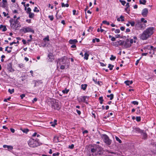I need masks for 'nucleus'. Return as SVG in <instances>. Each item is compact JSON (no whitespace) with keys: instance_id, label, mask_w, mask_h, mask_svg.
<instances>
[{"instance_id":"f8f14e48","label":"nucleus","mask_w":156,"mask_h":156,"mask_svg":"<svg viewBox=\"0 0 156 156\" xmlns=\"http://www.w3.org/2000/svg\"><path fill=\"white\" fill-rule=\"evenodd\" d=\"M123 44V42L121 41H117L113 43V45L115 46H118L119 45H120Z\"/></svg>"},{"instance_id":"7ed1b4c3","label":"nucleus","mask_w":156,"mask_h":156,"mask_svg":"<svg viewBox=\"0 0 156 156\" xmlns=\"http://www.w3.org/2000/svg\"><path fill=\"white\" fill-rule=\"evenodd\" d=\"M28 143L30 147L33 148L40 145L39 140L37 139L30 138L28 141Z\"/></svg>"},{"instance_id":"338daca9","label":"nucleus","mask_w":156,"mask_h":156,"mask_svg":"<svg viewBox=\"0 0 156 156\" xmlns=\"http://www.w3.org/2000/svg\"><path fill=\"white\" fill-rule=\"evenodd\" d=\"M147 54V53H143L142 54V55L146 56Z\"/></svg>"},{"instance_id":"2eb2a0df","label":"nucleus","mask_w":156,"mask_h":156,"mask_svg":"<svg viewBox=\"0 0 156 156\" xmlns=\"http://www.w3.org/2000/svg\"><path fill=\"white\" fill-rule=\"evenodd\" d=\"M78 42L76 39H70L69 41V43L71 44H75Z\"/></svg>"},{"instance_id":"13d9d810","label":"nucleus","mask_w":156,"mask_h":156,"mask_svg":"<svg viewBox=\"0 0 156 156\" xmlns=\"http://www.w3.org/2000/svg\"><path fill=\"white\" fill-rule=\"evenodd\" d=\"M77 113L79 115H80L81 114V112L80 111L78 110H76Z\"/></svg>"},{"instance_id":"c03bdc74","label":"nucleus","mask_w":156,"mask_h":156,"mask_svg":"<svg viewBox=\"0 0 156 156\" xmlns=\"http://www.w3.org/2000/svg\"><path fill=\"white\" fill-rule=\"evenodd\" d=\"M120 32V30L119 29H116L115 31V33L116 34L119 33Z\"/></svg>"},{"instance_id":"aec40b11","label":"nucleus","mask_w":156,"mask_h":156,"mask_svg":"<svg viewBox=\"0 0 156 156\" xmlns=\"http://www.w3.org/2000/svg\"><path fill=\"white\" fill-rule=\"evenodd\" d=\"M84 58L86 60H87L88 58L89 55L87 52H86L84 55Z\"/></svg>"},{"instance_id":"ddd939ff","label":"nucleus","mask_w":156,"mask_h":156,"mask_svg":"<svg viewBox=\"0 0 156 156\" xmlns=\"http://www.w3.org/2000/svg\"><path fill=\"white\" fill-rule=\"evenodd\" d=\"M33 82L34 83V87L38 86L40 83H42V82L40 80H34Z\"/></svg>"},{"instance_id":"f257e3e1","label":"nucleus","mask_w":156,"mask_h":156,"mask_svg":"<svg viewBox=\"0 0 156 156\" xmlns=\"http://www.w3.org/2000/svg\"><path fill=\"white\" fill-rule=\"evenodd\" d=\"M154 28L153 27H150L144 31L142 34L139 35L140 38L142 40H147L153 34Z\"/></svg>"},{"instance_id":"603ef678","label":"nucleus","mask_w":156,"mask_h":156,"mask_svg":"<svg viewBox=\"0 0 156 156\" xmlns=\"http://www.w3.org/2000/svg\"><path fill=\"white\" fill-rule=\"evenodd\" d=\"M65 66L64 65H61L60 66V68L62 69H65Z\"/></svg>"},{"instance_id":"20e7f679","label":"nucleus","mask_w":156,"mask_h":156,"mask_svg":"<svg viewBox=\"0 0 156 156\" xmlns=\"http://www.w3.org/2000/svg\"><path fill=\"white\" fill-rule=\"evenodd\" d=\"M51 108L55 110H59L61 108L59 101L57 100H53L51 102Z\"/></svg>"},{"instance_id":"de8ad7c7","label":"nucleus","mask_w":156,"mask_h":156,"mask_svg":"<svg viewBox=\"0 0 156 156\" xmlns=\"http://www.w3.org/2000/svg\"><path fill=\"white\" fill-rule=\"evenodd\" d=\"M25 96V94H22L20 95L21 99H23V98Z\"/></svg>"},{"instance_id":"c9c22d12","label":"nucleus","mask_w":156,"mask_h":156,"mask_svg":"<svg viewBox=\"0 0 156 156\" xmlns=\"http://www.w3.org/2000/svg\"><path fill=\"white\" fill-rule=\"evenodd\" d=\"M102 23L104 24H106L107 25H108L110 24L109 23L107 22L106 20H104L102 21Z\"/></svg>"},{"instance_id":"8fccbe9b","label":"nucleus","mask_w":156,"mask_h":156,"mask_svg":"<svg viewBox=\"0 0 156 156\" xmlns=\"http://www.w3.org/2000/svg\"><path fill=\"white\" fill-rule=\"evenodd\" d=\"M31 11V9L28 7L27 9V12L29 13V12H30V11Z\"/></svg>"},{"instance_id":"4468645a","label":"nucleus","mask_w":156,"mask_h":156,"mask_svg":"<svg viewBox=\"0 0 156 156\" xmlns=\"http://www.w3.org/2000/svg\"><path fill=\"white\" fill-rule=\"evenodd\" d=\"M3 148H7L8 150L9 151H11L12 150L13 148L12 146L11 145H4L3 146Z\"/></svg>"},{"instance_id":"f3484780","label":"nucleus","mask_w":156,"mask_h":156,"mask_svg":"<svg viewBox=\"0 0 156 156\" xmlns=\"http://www.w3.org/2000/svg\"><path fill=\"white\" fill-rule=\"evenodd\" d=\"M124 83L127 85H129V84H132L133 83V81H132L127 80L125 81Z\"/></svg>"},{"instance_id":"a878e982","label":"nucleus","mask_w":156,"mask_h":156,"mask_svg":"<svg viewBox=\"0 0 156 156\" xmlns=\"http://www.w3.org/2000/svg\"><path fill=\"white\" fill-rule=\"evenodd\" d=\"M21 130L24 133H27L29 131V129H21Z\"/></svg>"},{"instance_id":"79ce46f5","label":"nucleus","mask_w":156,"mask_h":156,"mask_svg":"<svg viewBox=\"0 0 156 156\" xmlns=\"http://www.w3.org/2000/svg\"><path fill=\"white\" fill-rule=\"evenodd\" d=\"M136 118V120L137 122H139L140 121L141 118L140 117H137Z\"/></svg>"},{"instance_id":"412c9836","label":"nucleus","mask_w":156,"mask_h":156,"mask_svg":"<svg viewBox=\"0 0 156 156\" xmlns=\"http://www.w3.org/2000/svg\"><path fill=\"white\" fill-rule=\"evenodd\" d=\"M146 2V1L145 0H143L142 1L141 0L139 1L140 3L141 4L145 5Z\"/></svg>"},{"instance_id":"052dcab7","label":"nucleus","mask_w":156,"mask_h":156,"mask_svg":"<svg viewBox=\"0 0 156 156\" xmlns=\"http://www.w3.org/2000/svg\"><path fill=\"white\" fill-rule=\"evenodd\" d=\"M37 99L36 98H35L32 101L33 103H34L35 102H36L37 101Z\"/></svg>"},{"instance_id":"423d86ee","label":"nucleus","mask_w":156,"mask_h":156,"mask_svg":"<svg viewBox=\"0 0 156 156\" xmlns=\"http://www.w3.org/2000/svg\"><path fill=\"white\" fill-rule=\"evenodd\" d=\"M67 58L65 56L62 57L61 58H58L57 59L56 62L57 63V67H58V65H61L64 64L66 63V62L67 60Z\"/></svg>"},{"instance_id":"b1692460","label":"nucleus","mask_w":156,"mask_h":156,"mask_svg":"<svg viewBox=\"0 0 156 156\" xmlns=\"http://www.w3.org/2000/svg\"><path fill=\"white\" fill-rule=\"evenodd\" d=\"M69 91V89H65V90H63L62 91V92L64 94H67L68 93Z\"/></svg>"},{"instance_id":"4c0bfd02","label":"nucleus","mask_w":156,"mask_h":156,"mask_svg":"<svg viewBox=\"0 0 156 156\" xmlns=\"http://www.w3.org/2000/svg\"><path fill=\"white\" fill-rule=\"evenodd\" d=\"M129 23L131 25L132 27L134 26L135 24V23L134 21L129 22Z\"/></svg>"},{"instance_id":"e433bc0d","label":"nucleus","mask_w":156,"mask_h":156,"mask_svg":"<svg viewBox=\"0 0 156 156\" xmlns=\"http://www.w3.org/2000/svg\"><path fill=\"white\" fill-rule=\"evenodd\" d=\"M9 48V47L8 46L6 47L5 48V51H7L8 53H10L11 52V50H8L7 49Z\"/></svg>"},{"instance_id":"0eeeda50","label":"nucleus","mask_w":156,"mask_h":156,"mask_svg":"<svg viewBox=\"0 0 156 156\" xmlns=\"http://www.w3.org/2000/svg\"><path fill=\"white\" fill-rule=\"evenodd\" d=\"M102 138H104V142L108 145H110L111 144L112 140H110L108 136L106 134H102L101 135Z\"/></svg>"},{"instance_id":"774afa93","label":"nucleus","mask_w":156,"mask_h":156,"mask_svg":"<svg viewBox=\"0 0 156 156\" xmlns=\"http://www.w3.org/2000/svg\"><path fill=\"white\" fill-rule=\"evenodd\" d=\"M101 65L102 66H105V65L103 63L100 62Z\"/></svg>"},{"instance_id":"6ab92c4d","label":"nucleus","mask_w":156,"mask_h":156,"mask_svg":"<svg viewBox=\"0 0 156 156\" xmlns=\"http://www.w3.org/2000/svg\"><path fill=\"white\" fill-rule=\"evenodd\" d=\"M28 14H29V18H32L34 17V14L33 13H32L30 12H29Z\"/></svg>"},{"instance_id":"ea45409f","label":"nucleus","mask_w":156,"mask_h":156,"mask_svg":"<svg viewBox=\"0 0 156 156\" xmlns=\"http://www.w3.org/2000/svg\"><path fill=\"white\" fill-rule=\"evenodd\" d=\"M34 12H39V10L38 9L37 7H35L34 9Z\"/></svg>"},{"instance_id":"9d476101","label":"nucleus","mask_w":156,"mask_h":156,"mask_svg":"<svg viewBox=\"0 0 156 156\" xmlns=\"http://www.w3.org/2000/svg\"><path fill=\"white\" fill-rule=\"evenodd\" d=\"M48 60L49 62H52L54 59V56L53 55V54L51 52H50L48 53Z\"/></svg>"},{"instance_id":"bf43d9fd","label":"nucleus","mask_w":156,"mask_h":156,"mask_svg":"<svg viewBox=\"0 0 156 156\" xmlns=\"http://www.w3.org/2000/svg\"><path fill=\"white\" fill-rule=\"evenodd\" d=\"M111 40L112 41H115V37H112L111 39Z\"/></svg>"},{"instance_id":"e2e57ef3","label":"nucleus","mask_w":156,"mask_h":156,"mask_svg":"<svg viewBox=\"0 0 156 156\" xmlns=\"http://www.w3.org/2000/svg\"><path fill=\"white\" fill-rule=\"evenodd\" d=\"M73 45L71 46L72 48H74L76 47V45L75 44H72Z\"/></svg>"},{"instance_id":"4d7b16f0","label":"nucleus","mask_w":156,"mask_h":156,"mask_svg":"<svg viewBox=\"0 0 156 156\" xmlns=\"http://www.w3.org/2000/svg\"><path fill=\"white\" fill-rule=\"evenodd\" d=\"M19 66L20 68H23L24 67V65L23 64H20Z\"/></svg>"},{"instance_id":"72a5a7b5","label":"nucleus","mask_w":156,"mask_h":156,"mask_svg":"<svg viewBox=\"0 0 156 156\" xmlns=\"http://www.w3.org/2000/svg\"><path fill=\"white\" fill-rule=\"evenodd\" d=\"M119 2L121 3L123 5H124L126 3V1H122V0H120Z\"/></svg>"},{"instance_id":"2f4dec72","label":"nucleus","mask_w":156,"mask_h":156,"mask_svg":"<svg viewBox=\"0 0 156 156\" xmlns=\"http://www.w3.org/2000/svg\"><path fill=\"white\" fill-rule=\"evenodd\" d=\"M93 81L95 82V84H98V85H100L99 81H98L97 82V79H94L93 78Z\"/></svg>"},{"instance_id":"cd10ccee","label":"nucleus","mask_w":156,"mask_h":156,"mask_svg":"<svg viewBox=\"0 0 156 156\" xmlns=\"http://www.w3.org/2000/svg\"><path fill=\"white\" fill-rule=\"evenodd\" d=\"M124 45V46L126 48H128L130 47L131 46V45L129 44L127 42H125Z\"/></svg>"},{"instance_id":"09e8293b","label":"nucleus","mask_w":156,"mask_h":156,"mask_svg":"<svg viewBox=\"0 0 156 156\" xmlns=\"http://www.w3.org/2000/svg\"><path fill=\"white\" fill-rule=\"evenodd\" d=\"M51 125L53 127H55V125H56L57 124V123H54L52 122H51Z\"/></svg>"},{"instance_id":"5701e85b","label":"nucleus","mask_w":156,"mask_h":156,"mask_svg":"<svg viewBox=\"0 0 156 156\" xmlns=\"http://www.w3.org/2000/svg\"><path fill=\"white\" fill-rule=\"evenodd\" d=\"M69 6V5L67 3L65 4L64 3H62V7H68Z\"/></svg>"},{"instance_id":"3c124183","label":"nucleus","mask_w":156,"mask_h":156,"mask_svg":"<svg viewBox=\"0 0 156 156\" xmlns=\"http://www.w3.org/2000/svg\"><path fill=\"white\" fill-rule=\"evenodd\" d=\"M91 152L92 153H95V152L96 151V150L94 148H93L91 149Z\"/></svg>"},{"instance_id":"49530a36","label":"nucleus","mask_w":156,"mask_h":156,"mask_svg":"<svg viewBox=\"0 0 156 156\" xmlns=\"http://www.w3.org/2000/svg\"><path fill=\"white\" fill-rule=\"evenodd\" d=\"M7 28H6V27L5 26L4 27H3V28H2V30L3 31H5L7 30Z\"/></svg>"},{"instance_id":"6e6d98bb","label":"nucleus","mask_w":156,"mask_h":156,"mask_svg":"<svg viewBox=\"0 0 156 156\" xmlns=\"http://www.w3.org/2000/svg\"><path fill=\"white\" fill-rule=\"evenodd\" d=\"M140 60V59H138V60H137L136 61V63H135V65H136V66H137V65H138V63H139V62Z\"/></svg>"},{"instance_id":"473e14b6","label":"nucleus","mask_w":156,"mask_h":156,"mask_svg":"<svg viewBox=\"0 0 156 156\" xmlns=\"http://www.w3.org/2000/svg\"><path fill=\"white\" fill-rule=\"evenodd\" d=\"M116 59V57L114 56L113 55H111V57L110 58V60H114Z\"/></svg>"},{"instance_id":"1a4fd4ad","label":"nucleus","mask_w":156,"mask_h":156,"mask_svg":"<svg viewBox=\"0 0 156 156\" xmlns=\"http://www.w3.org/2000/svg\"><path fill=\"white\" fill-rule=\"evenodd\" d=\"M89 98V97L87 96H81L79 98V101H81L87 104L88 102H87V100H86V99H88Z\"/></svg>"},{"instance_id":"58836bf2","label":"nucleus","mask_w":156,"mask_h":156,"mask_svg":"<svg viewBox=\"0 0 156 156\" xmlns=\"http://www.w3.org/2000/svg\"><path fill=\"white\" fill-rule=\"evenodd\" d=\"M134 105H138V102L137 101H134L131 102Z\"/></svg>"},{"instance_id":"6e6552de","label":"nucleus","mask_w":156,"mask_h":156,"mask_svg":"<svg viewBox=\"0 0 156 156\" xmlns=\"http://www.w3.org/2000/svg\"><path fill=\"white\" fill-rule=\"evenodd\" d=\"M21 30L25 33L30 32H31L33 34L34 33V30L31 28L29 27L23 28L21 29Z\"/></svg>"},{"instance_id":"4be33fe9","label":"nucleus","mask_w":156,"mask_h":156,"mask_svg":"<svg viewBox=\"0 0 156 156\" xmlns=\"http://www.w3.org/2000/svg\"><path fill=\"white\" fill-rule=\"evenodd\" d=\"M107 96L108 98H110V100H112L113 98L114 95L113 94H111L109 95H107Z\"/></svg>"},{"instance_id":"bb28decb","label":"nucleus","mask_w":156,"mask_h":156,"mask_svg":"<svg viewBox=\"0 0 156 156\" xmlns=\"http://www.w3.org/2000/svg\"><path fill=\"white\" fill-rule=\"evenodd\" d=\"M126 8L125 9V10L127 12L128 11V9L129 7V3H127L126 5Z\"/></svg>"},{"instance_id":"9b49d317","label":"nucleus","mask_w":156,"mask_h":156,"mask_svg":"<svg viewBox=\"0 0 156 156\" xmlns=\"http://www.w3.org/2000/svg\"><path fill=\"white\" fill-rule=\"evenodd\" d=\"M148 9L147 8L143 9L142 11V15L144 17H146L148 13Z\"/></svg>"},{"instance_id":"a211bd4d","label":"nucleus","mask_w":156,"mask_h":156,"mask_svg":"<svg viewBox=\"0 0 156 156\" xmlns=\"http://www.w3.org/2000/svg\"><path fill=\"white\" fill-rule=\"evenodd\" d=\"M87 86V84H82L81 85V89L83 90H85L86 89Z\"/></svg>"},{"instance_id":"393cba45","label":"nucleus","mask_w":156,"mask_h":156,"mask_svg":"<svg viewBox=\"0 0 156 156\" xmlns=\"http://www.w3.org/2000/svg\"><path fill=\"white\" fill-rule=\"evenodd\" d=\"M141 134L143 135V138L145 139L147 137V134L146 133H144L143 131V133H142Z\"/></svg>"},{"instance_id":"c756f323","label":"nucleus","mask_w":156,"mask_h":156,"mask_svg":"<svg viewBox=\"0 0 156 156\" xmlns=\"http://www.w3.org/2000/svg\"><path fill=\"white\" fill-rule=\"evenodd\" d=\"M44 41H50L49 39V36L48 35L47 36V37H45L44 39Z\"/></svg>"},{"instance_id":"f03ea898","label":"nucleus","mask_w":156,"mask_h":156,"mask_svg":"<svg viewBox=\"0 0 156 156\" xmlns=\"http://www.w3.org/2000/svg\"><path fill=\"white\" fill-rule=\"evenodd\" d=\"M9 22L11 27L15 30H17L21 27L20 22L17 20L12 19L9 20Z\"/></svg>"},{"instance_id":"dca6fc26","label":"nucleus","mask_w":156,"mask_h":156,"mask_svg":"<svg viewBox=\"0 0 156 156\" xmlns=\"http://www.w3.org/2000/svg\"><path fill=\"white\" fill-rule=\"evenodd\" d=\"M135 132L136 133H143V130L140 129L139 128H135L134 129Z\"/></svg>"},{"instance_id":"680f3d73","label":"nucleus","mask_w":156,"mask_h":156,"mask_svg":"<svg viewBox=\"0 0 156 156\" xmlns=\"http://www.w3.org/2000/svg\"><path fill=\"white\" fill-rule=\"evenodd\" d=\"M125 29V28L124 27H120V30H122V31H123Z\"/></svg>"},{"instance_id":"7c9ffc66","label":"nucleus","mask_w":156,"mask_h":156,"mask_svg":"<svg viewBox=\"0 0 156 156\" xmlns=\"http://www.w3.org/2000/svg\"><path fill=\"white\" fill-rule=\"evenodd\" d=\"M14 91V89H12L11 90L10 89H8V92L10 94H12Z\"/></svg>"},{"instance_id":"864d4df0","label":"nucleus","mask_w":156,"mask_h":156,"mask_svg":"<svg viewBox=\"0 0 156 156\" xmlns=\"http://www.w3.org/2000/svg\"><path fill=\"white\" fill-rule=\"evenodd\" d=\"M74 147V145L73 144H72L71 145L69 146V147L70 149H73Z\"/></svg>"},{"instance_id":"f704fd0d","label":"nucleus","mask_w":156,"mask_h":156,"mask_svg":"<svg viewBox=\"0 0 156 156\" xmlns=\"http://www.w3.org/2000/svg\"><path fill=\"white\" fill-rule=\"evenodd\" d=\"M113 67L114 66L113 65H112L110 64L108 65V67L109 68V69L111 70L112 69Z\"/></svg>"},{"instance_id":"a19ab883","label":"nucleus","mask_w":156,"mask_h":156,"mask_svg":"<svg viewBox=\"0 0 156 156\" xmlns=\"http://www.w3.org/2000/svg\"><path fill=\"white\" fill-rule=\"evenodd\" d=\"M48 18L50 19L51 21H52L54 19V17L52 15L49 16Z\"/></svg>"},{"instance_id":"37998d69","label":"nucleus","mask_w":156,"mask_h":156,"mask_svg":"<svg viewBox=\"0 0 156 156\" xmlns=\"http://www.w3.org/2000/svg\"><path fill=\"white\" fill-rule=\"evenodd\" d=\"M133 39L134 40L133 41V42L134 43H136V40L137 39V37L136 36H134L133 37Z\"/></svg>"},{"instance_id":"c85d7f7f","label":"nucleus","mask_w":156,"mask_h":156,"mask_svg":"<svg viewBox=\"0 0 156 156\" xmlns=\"http://www.w3.org/2000/svg\"><path fill=\"white\" fill-rule=\"evenodd\" d=\"M115 139L116 140L118 141L119 143H122V141L120 139H119V138L117 137V136H115Z\"/></svg>"},{"instance_id":"a18cd8bd","label":"nucleus","mask_w":156,"mask_h":156,"mask_svg":"<svg viewBox=\"0 0 156 156\" xmlns=\"http://www.w3.org/2000/svg\"><path fill=\"white\" fill-rule=\"evenodd\" d=\"M120 19H121V20L122 21H124V17L122 15H121L120 16Z\"/></svg>"},{"instance_id":"5fc2aeb1","label":"nucleus","mask_w":156,"mask_h":156,"mask_svg":"<svg viewBox=\"0 0 156 156\" xmlns=\"http://www.w3.org/2000/svg\"><path fill=\"white\" fill-rule=\"evenodd\" d=\"M10 130L11 131L12 133H14L15 132V130L14 129H13V128H10Z\"/></svg>"},{"instance_id":"0e129e2a","label":"nucleus","mask_w":156,"mask_h":156,"mask_svg":"<svg viewBox=\"0 0 156 156\" xmlns=\"http://www.w3.org/2000/svg\"><path fill=\"white\" fill-rule=\"evenodd\" d=\"M22 42H23V44H26V43H27L26 41L25 40H24V39H23L22 40Z\"/></svg>"},{"instance_id":"69168bd1","label":"nucleus","mask_w":156,"mask_h":156,"mask_svg":"<svg viewBox=\"0 0 156 156\" xmlns=\"http://www.w3.org/2000/svg\"><path fill=\"white\" fill-rule=\"evenodd\" d=\"M130 31V30L129 28H127L126 30V32H129Z\"/></svg>"},{"instance_id":"39448f33","label":"nucleus","mask_w":156,"mask_h":156,"mask_svg":"<svg viewBox=\"0 0 156 156\" xmlns=\"http://www.w3.org/2000/svg\"><path fill=\"white\" fill-rule=\"evenodd\" d=\"M135 26L137 30H141L144 29L146 27V25L140 20H137L136 21Z\"/></svg>"}]
</instances>
